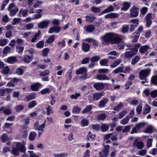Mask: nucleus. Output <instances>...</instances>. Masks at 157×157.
<instances>
[{
  "instance_id": "nucleus-1",
  "label": "nucleus",
  "mask_w": 157,
  "mask_h": 157,
  "mask_svg": "<svg viewBox=\"0 0 157 157\" xmlns=\"http://www.w3.org/2000/svg\"><path fill=\"white\" fill-rule=\"evenodd\" d=\"M25 147L24 145L22 144L20 142H17L16 147H13L12 154L14 155H18L19 154V151L25 153Z\"/></svg>"
},
{
  "instance_id": "nucleus-2",
  "label": "nucleus",
  "mask_w": 157,
  "mask_h": 157,
  "mask_svg": "<svg viewBox=\"0 0 157 157\" xmlns=\"http://www.w3.org/2000/svg\"><path fill=\"white\" fill-rule=\"evenodd\" d=\"M115 35V34L112 33H106L102 36V44L104 45H108L110 44H111L113 36Z\"/></svg>"
},
{
  "instance_id": "nucleus-3",
  "label": "nucleus",
  "mask_w": 157,
  "mask_h": 157,
  "mask_svg": "<svg viewBox=\"0 0 157 157\" xmlns=\"http://www.w3.org/2000/svg\"><path fill=\"white\" fill-rule=\"evenodd\" d=\"M87 68L84 67H81L76 70V74L77 75L82 74L79 77L80 79L85 80L87 78Z\"/></svg>"
},
{
  "instance_id": "nucleus-4",
  "label": "nucleus",
  "mask_w": 157,
  "mask_h": 157,
  "mask_svg": "<svg viewBox=\"0 0 157 157\" xmlns=\"http://www.w3.org/2000/svg\"><path fill=\"white\" fill-rule=\"evenodd\" d=\"M124 53V57L126 59H131L137 53V50L132 48H128Z\"/></svg>"
},
{
  "instance_id": "nucleus-5",
  "label": "nucleus",
  "mask_w": 157,
  "mask_h": 157,
  "mask_svg": "<svg viewBox=\"0 0 157 157\" xmlns=\"http://www.w3.org/2000/svg\"><path fill=\"white\" fill-rule=\"evenodd\" d=\"M139 8L134 6L130 10V17L134 18L137 17L139 15Z\"/></svg>"
},
{
  "instance_id": "nucleus-6",
  "label": "nucleus",
  "mask_w": 157,
  "mask_h": 157,
  "mask_svg": "<svg viewBox=\"0 0 157 157\" xmlns=\"http://www.w3.org/2000/svg\"><path fill=\"white\" fill-rule=\"evenodd\" d=\"M150 70L147 69L141 70L139 73V78L141 80H144L150 73Z\"/></svg>"
},
{
  "instance_id": "nucleus-7",
  "label": "nucleus",
  "mask_w": 157,
  "mask_h": 157,
  "mask_svg": "<svg viewBox=\"0 0 157 157\" xmlns=\"http://www.w3.org/2000/svg\"><path fill=\"white\" fill-rule=\"evenodd\" d=\"M122 40V39L120 37L118 36H113L111 44H119L120 43H121Z\"/></svg>"
},
{
  "instance_id": "nucleus-8",
  "label": "nucleus",
  "mask_w": 157,
  "mask_h": 157,
  "mask_svg": "<svg viewBox=\"0 0 157 157\" xmlns=\"http://www.w3.org/2000/svg\"><path fill=\"white\" fill-rule=\"evenodd\" d=\"M41 86V84L39 82L33 83L30 86V89L32 91H37L39 90V88Z\"/></svg>"
},
{
  "instance_id": "nucleus-9",
  "label": "nucleus",
  "mask_w": 157,
  "mask_h": 157,
  "mask_svg": "<svg viewBox=\"0 0 157 157\" xmlns=\"http://www.w3.org/2000/svg\"><path fill=\"white\" fill-rule=\"evenodd\" d=\"M86 21L88 23H92L94 22L96 17L92 14L86 15L85 17Z\"/></svg>"
},
{
  "instance_id": "nucleus-10",
  "label": "nucleus",
  "mask_w": 157,
  "mask_h": 157,
  "mask_svg": "<svg viewBox=\"0 0 157 157\" xmlns=\"http://www.w3.org/2000/svg\"><path fill=\"white\" fill-rule=\"evenodd\" d=\"M60 31V27L59 26H55L49 28L48 33L51 34L53 33H58Z\"/></svg>"
},
{
  "instance_id": "nucleus-11",
  "label": "nucleus",
  "mask_w": 157,
  "mask_h": 157,
  "mask_svg": "<svg viewBox=\"0 0 157 157\" xmlns=\"http://www.w3.org/2000/svg\"><path fill=\"white\" fill-rule=\"evenodd\" d=\"M131 6V3L130 2H124L122 4V7L121 8V10L126 11L128 10L129 8Z\"/></svg>"
},
{
  "instance_id": "nucleus-12",
  "label": "nucleus",
  "mask_w": 157,
  "mask_h": 157,
  "mask_svg": "<svg viewBox=\"0 0 157 157\" xmlns=\"http://www.w3.org/2000/svg\"><path fill=\"white\" fill-rule=\"evenodd\" d=\"M49 22V21L47 20L43 21L39 23L38 26L40 29H44L48 27Z\"/></svg>"
},
{
  "instance_id": "nucleus-13",
  "label": "nucleus",
  "mask_w": 157,
  "mask_h": 157,
  "mask_svg": "<svg viewBox=\"0 0 157 157\" xmlns=\"http://www.w3.org/2000/svg\"><path fill=\"white\" fill-rule=\"evenodd\" d=\"M108 101L109 100L107 98H103L99 101L98 105V107L99 108H104Z\"/></svg>"
},
{
  "instance_id": "nucleus-14",
  "label": "nucleus",
  "mask_w": 157,
  "mask_h": 157,
  "mask_svg": "<svg viewBox=\"0 0 157 157\" xmlns=\"http://www.w3.org/2000/svg\"><path fill=\"white\" fill-rule=\"evenodd\" d=\"M93 86L94 88L96 90H103L104 88V85L103 83L101 82H97L94 83Z\"/></svg>"
},
{
  "instance_id": "nucleus-15",
  "label": "nucleus",
  "mask_w": 157,
  "mask_h": 157,
  "mask_svg": "<svg viewBox=\"0 0 157 157\" xmlns=\"http://www.w3.org/2000/svg\"><path fill=\"white\" fill-rule=\"evenodd\" d=\"M109 148L110 146L108 144L105 145L103 147L102 152L104 157H106L108 156Z\"/></svg>"
},
{
  "instance_id": "nucleus-16",
  "label": "nucleus",
  "mask_w": 157,
  "mask_h": 157,
  "mask_svg": "<svg viewBox=\"0 0 157 157\" xmlns=\"http://www.w3.org/2000/svg\"><path fill=\"white\" fill-rule=\"evenodd\" d=\"M124 67V64H121V66L114 70L112 73L115 74H117L120 72H123Z\"/></svg>"
},
{
  "instance_id": "nucleus-17",
  "label": "nucleus",
  "mask_w": 157,
  "mask_h": 157,
  "mask_svg": "<svg viewBox=\"0 0 157 157\" xmlns=\"http://www.w3.org/2000/svg\"><path fill=\"white\" fill-rule=\"evenodd\" d=\"M36 94L35 92H32L29 94L27 95L25 97V99L28 101H30L34 99L36 97Z\"/></svg>"
},
{
  "instance_id": "nucleus-18",
  "label": "nucleus",
  "mask_w": 157,
  "mask_h": 157,
  "mask_svg": "<svg viewBox=\"0 0 157 157\" xmlns=\"http://www.w3.org/2000/svg\"><path fill=\"white\" fill-rule=\"evenodd\" d=\"M133 36L132 37L133 39L132 40V42L133 43H136L137 42L138 38L140 36V33L139 32H134L132 34Z\"/></svg>"
},
{
  "instance_id": "nucleus-19",
  "label": "nucleus",
  "mask_w": 157,
  "mask_h": 157,
  "mask_svg": "<svg viewBox=\"0 0 157 157\" xmlns=\"http://www.w3.org/2000/svg\"><path fill=\"white\" fill-rule=\"evenodd\" d=\"M90 45L85 42H83L82 44V49L85 52H88L90 49Z\"/></svg>"
},
{
  "instance_id": "nucleus-20",
  "label": "nucleus",
  "mask_w": 157,
  "mask_h": 157,
  "mask_svg": "<svg viewBox=\"0 0 157 157\" xmlns=\"http://www.w3.org/2000/svg\"><path fill=\"white\" fill-rule=\"evenodd\" d=\"M103 95L102 93H96L94 94L93 97V100L94 101H97L100 99Z\"/></svg>"
},
{
  "instance_id": "nucleus-21",
  "label": "nucleus",
  "mask_w": 157,
  "mask_h": 157,
  "mask_svg": "<svg viewBox=\"0 0 157 157\" xmlns=\"http://www.w3.org/2000/svg\"><path fill=\"white\" fill-rule=\"evenodd\" d=\"M33 57L29 55H25L23 57V60L25 62L29 63L31 62Z\"/></svg>"
},
{
  "instance_id": "nucleus-22",
  "label": "nucleus",
  "mask_w": 157,
  "mask_h": 157,
  "mask_svg": "<svg viewBox=\"0 0 157 157\" xmlns=\"http://www.w3.org/2000/svg\"><path fill=\"white\" fill-rule=\"evenodd\" d=\"M97 79L100 80H105L109 79V78L106 76L104 74H98L97 76Z\"/></svg>"
},
{
  "instance_id": "nucleus-23",
  "label": "nucleus",
  "mask_w": 157,
  "mask_h": 157,
  "mask_svg": "<svg viewBox=\"0 0 157 157\" xmlns=\"http://www.w3.org/2000/svg\"><path fill=\"white\" fill-rule=\"evenodd\" d=\"M96 136L94 134H92L90 132H89L87 135V140L90 141H93L95 140Z\"/></svg>"
},
{
  "instance_id": "nucleus-24",
  "label": "nucleus",
  "mask_w": 157,
  "mask_h": 157,
  "mask_svg": "<svg viewBox=\"0 0 157 157\" xmlns=\"http://www.w3.org/2000/svg\"><path fill=\"white\" fill-rule=\"evenodd\" d=\"M129 31V25H125L122 26L121 30V32L123 34L128 33Z\"/></svg>"
},
{
  "instance_id": "nucleus-25",
  "label": "nucleus",
  "mask_w": 157,
  "mask_h": 157,
  "mask_svg": "<svg viewBox=\"0 0 157 157\" xmlns=\"http://www.w3.org/2000/svg\"><path fill=\"white\" fill-rule=\"evenodd\" d=\"M95 28L94 26L92 25H90L85 27L86 30L88 33H91L95 29Z\"/></svg>"
},
{
  "instance_id": "nucleus-26",
  "label": "nucleus",
  "mask_w": 157,
  "mask_h": 157,
  "mask_svg": "<svg viewBox=\"0 0 157 157\" xmlns=\"http://www.w3.org/2000/svg\"><path fill=\"white\" fill-rule=\"evenodd\" d=\"M17 60V58L15 56L10 57L7 59V62L10 64L14 63L16 62Z\"/></svg>"
},
{
  "instance_id": "nucleus-27",
  "label": "nucleus",
  "mask_w": 157,
  "mask_h": 157,
  "mask_svg": "<svg viewBox=\"0 0 157 157\" xmlns=\"http://www.w3.org/2000/svg\"><path fill=\"white\" fill-rule=\"evenodd\" d=\"M37 133L36 132H31L29 134V139L31 141H33Z\"/></svg>"
},
{
  "instance_id": "nucleus-28",
  "label": "nucleus",
  "mask_w": 157,
  "mask_h": 157,
  "mask_svg": "<svg viewBox=\"0 0 157 157\" xmlns=\"http://www.w3.org/2000/svg\"><path fill=\"white\" fill-rule=\"evenodd\" d=\"M18 9L17 7H15L14 9H12L10 10L9 13V15L12 17L15 15L17 12L18 11Z\"/></svg>"
},
{
  "instance_id": "nucleus-29",
  "label": "nucleus",
  "mask_w": 157,
  "mask_h": 157,
  "mask_svg": "<svg viewBox=\"0 0 157 157\" xmlns=\"http://www.w3.org/2000/svg\"><path fill=\"white\" fill-rule=\"evenodd\" d=\"M121 63V60L120 59H117L114 61L113 63L111 64L110 67L111 68H114L119 64Z\"/></svg>"
},
{
  "instance_id": "nucleus-30",
  "label": "nucleus",
  "mask_w": 157,
  "mask_h": 157,
  "mask_svg": "<svg viewBox=\"0 0 157 157\" xmlns=\"http://www.w3.org/2000/svg\"><path fill=\"white\" fill-rule=\"evenodd\" d=\"M149 47L148 46L146 45L142 46L140 47L139 52L141 54H143L148 49Z\"/></svg>"
},
{
  "instance_id": "nucleus-31",
  "label": "nucleus",
  "mask_w": 157,
  "mask_h": 157,
  "mask_svg": "<svg viewBox=\"0 0 157 157\" xmlns=\"http://www.w3.org/2000/svg\"><path fill=\"white\" fill-rule=\"evenodd\" d=\"M109 126L106 124H102L100 127L101 130L103 132H105L108 130Z\"/></svg>"
},
{
  "instance_id": "nucleus-32",
  "label": "nucleus",
  "mask_w": 157,
  "mask_h": 157,
  "mask_svg": "<svg viewBox=\"0 0 157 157\" xmlns=\"http://www.w3.org/2000/svg\"><path fill=\"white\" fill-rule=\"evenodd\" d=\"M2 68V70L1 72V73L5 75H7L9 73L10 71V69L8 67L6 66L4 67H3Z\"/></svg>"
},
{
  "instance_id": "nucleus-33",
  "label": "nucleus",
  "mask_w": 157,
  "mask_h": 157,
  "mask_svg": "<svg viewBox=\"0 0 157 157\" xmlns=\"http://www.w3.org/2000/svg\"><path fill=\"white\" fill-rule=\"evenodd\" d=\"M140 57L138 56H135L132 59L131 63L132 65H135L137 63L140 59Z\"/></svg>"
},
{
  "instance_id": "nucleus-34",
  "label": "nucleus",
  "mask_w": 157,
  "mask_h": 157,
  "mask_svg": "<svg viewBox=\"0 0 157 157\" xmlns=\"http://www.w3.org/2000/svg\"><path fill=\"white\" fill-rule=\"evenodd\" d=\"M55 39V36L54 35L51 36L46 40V43L51 44L53 43Z\"/></svg>"
},
{
  "instance_id": "nucleus-35",
  "label": "nucleus",
  "mask_w": 157,
  "mask_h": 157,
  "mask_svg": "<svg viewBox=\"0 0 157 157\" xmlns=\"http://www.w3.org/2000/svg\"><path fill=\"white\" fill-rule=\"evenodd\" d=\"M146 108L143 112L144 115H145L150 113L151 112V107L149 105L146 104L145 105Z\"/></svg>"
},
{
  "instance_id": "nucleus-36",
  "label": "nucleus",
  "mask_w": 157,
  "mask_h": 157,
  "mask_svg": "<svg viewBox=\"0 0 157 157\" xmlns=\"http://www.w3.org/2000/svg\"><path fill=\"white\" fill-rule=\"evenodd\" d=\"M151 82L154 85H157V75H154L151 77Z\"/></svg>"
},
{
  "instance_id": "nucleus-37",
  "label": "nucleus",
  "mask_w": 157,
  "mask_h": 157,
  "mask_svg": "<svg viewBox=\"0 0 157 157\" xmlns=\"http://www.w3.org/2000/svg\"><path fill=\"white\" fill-rule=\"evenodd\" d=\"M92 109V107L91 105H87L86 108L83 109L82 111V113L83 114H85L86 113H88L89 111H91Z\"/></svg>"
},
{
  "instance_id": "nucleus-38",
  "label": "nucleus",
  "mask_w": 157,
  "mask_h": 157,
  "mask_svg": "<svg viewBox=\"0 0 157 157\" xmlns=\"http://www.w3.org/2000/svg\"><path fill=\"white\" fill-rule=\"evenodd\" d=\"M81 123L82 126H87L89 124V121L86 119H84L81 121Z\"/></svg>"
},
{
  "instance_id": "nucleus-39",
  "label": "nucleus",
  "mask_w": 157,
  "mask_h": 157,
  "mask_svg": "<svg viewBox=\"0 0 157 157\" xmlns=\"http://www.w3.org/2000/svg\"><path fill=\"white\" fill-rule=\"evenodd\" d=\"M129 120V117L128 116H126L125 117L122 119L120 123L123 125L127 124Z\"/></svg>"
},
{
  "instance_id": "nucleus-40",
  "label": "nucleus",
  "mask_w": 157,
  "mask_h": 157,
  "mask_svg": "<svg viewBox=\"0 0 157 157\" xmlns=\"http://www.w3.org/2000/svg\"><path fill=\"white\" fill-rule=\"evenodd\" d=\"M49 50L48 48H45L42 51V54L44 56H47L49 52Z\"/></svg>"
},
{
  "instance_id": "nucleus-41",
  "label": "nucleus",
  "mask_w": 157,
  "mask_h": 157,
  "mask_svg": "<svg viewBox=\"0 0 157 157\" xmlns=\"http://www.w3.org/2000/svg\"><path fill=\"white\" fill-rule=\"evenodd\" d=\"M81 110V108L78 106L74 107L72 110V113H74L79 114Z\"/></svg>"
},
{
  "instance_id": "nucleus-42",
  "label": "nucleus",
  "mask_w": 157,
  "mask_h": 157,
  "mask_svg": "<svg viewBox=\"0 0 157 157\" xmlns=\"http://www.w3.org/2000/svg\"><path fill=\"white\" fill-rule=\"evenodd\" d=\"M91 11L94 13H98L101 10L100 7H92L90 9Z\"/></svg>"
},
{
  "instance_id": "nucleus-43",
  "label": "nucleus",
  "mask_w": 157,
  "mask_h": 157,
  "mask_svg": "<svg viewBox=\"0 0 157 157\" xmlns=\"http://www.w3.org/2000/svg\"><path fill=\"white\" fill-rule=\"evenodd\" d=\"M37 104L36 101L35 100H33L29 103L28 107L30 109L32 108L36 105Z\"/></svg>"
},
{
  "instance_id": "nucleus-44",
  "label": "nucleus",
  "mask_w": 157,
  "mask_h": 157,
  "mask_svg": "<svg viewBox=\"0 0 157 157\" xmlns=\"http://www.w3.org/2000/svg\"><path fill=\"white\" fill-rule=\"evenodd\" d=\"M24 49V46H21L19 45H18L16 47V51L19 53H20L22 52Z\"/></svg>"
},
{
  "instance_id": "nucleus-45",
  "label": "nucleus",
  "mask_w": 157,
  "mask_h": 157,
  "mask_svg": "<svg viewBox=\"0 0 157 157\" xmlns=\"http://www.w3.org/2000/svg\"><path fill=\"white\" fill-rule=\"evenodd\" d=\"M51 91V90L49 89L48 88H46L41 90L40 93L44 95V94H48Z\"/></svg>"
},
{
  "instance_id": "nucleus-46",
  "label": "nucleus",
  "mask_w": 157,
  "mask_h": 157,
  "mask_svg": "<svg viewBox=\"0 0 157 157\" xmlns=\"http://www.w3.org/2000/svg\"><path fill=\"white\" fill-rule=\"evenodd\" d=\"M47 114L49 116L51 114L53 113V111L52 110V108L50 105H48L47 109Z\"/></svg>"
},
{
  "instance_id": "nucleus-47",
  "label": "nucleus",
  "mask_w": 157,
  "mask_h": 157,
  "mask_svg": "<svg viewBox=\"0 0 157 157\" xmlns=\"http://www.w3.org/2000/svg\"><path fill=\"white\" fill-rule=\"evenodd\" d=\"M137 26H138L136 25H134L132 24H130L129 25V32L130 33H132L134 32L135 31V29Z\"/></svg>"
},
{
  "instance_id": "nucleus-48",
  "label": "nucleus",
  "mask_w": 157,
  "mask_h": 157,
  "mask_svg": "<svg viewBox=\"0 0 157 157\" xmlns=\"http://www.w3.org/2000/svg\"><path fill=\"white\" fill-rule=\"evenodd\" d=\"M100 59V57L99 56H95L92 57L90 59L91 62L95 63V62L98 61Z\"/></svg>"
},
{
  "instance_id": "nucleus-49",
  "label": "nucleus",
  "mask_w": 157,
  "mask_h": 157,
  "mask_svg": "<svg viewBox=\"0 0 157 157\" xmlns=\"http://www.w3.org/2000/svg\"><path fill=\"white\" fill-rule=\"evenodd\" d=\"M68 153H63L59 154H55L53 155L55 157H66L68 155Z\"/></svg>"
},
{
  "instance_id": "nucleus-50",
  "label": "nucleus",
  "mask_w": 157,
  "mask_h": 157,
  "mask_svg": "<svg viewBox=\"0 0 157 157\" xmlns=\"http://www.w3.org/2000/svg\"><path fill=\"white\" fill-rule=\"evenodd\" d=\"M123 105L122 104V103L120 102L118 105H117V106H115L114 107L113 109V110L114 111H119L120 110V109H121L122 107H123Z\"/></svg>"
},
{
  "instance_id": "nucleus-51",
  "label": "nucleus",
  "mask_w": 157,
  "mask_h": 157,
  "mask_svg": "<svg viewBox=\"0 0 157 157\" xmlns=\"http://www.w3.org/2000/svg\"><path fill=\"white\" fill-rule=\"evenodd\" d=\"M130 23H132V24L138 26L139 25V20L138 19H132L130 21Z\"/></svg>"
},
{
  "instance_id": "nucleus-52",
  "label": "nucleus",
  "mask_w": 157,
  "mask_h": 157,
  "mask_svg": "<svg viewBox=\"0 0 157 157\" xmlns=\"http://www.w3.org/2000/svg\"><path fill=\"white\" fill-rule=\"evenodd\" d=\"M65 38L63 39L61 41L58 42L57 43V44L59 47H64L65 46Z\"/></svg>"
},
{
  "instance_id": "nucleus-53",
  "label": "nucleus",
  "mask_w": 157,
  "mask_h": 157,
  "mask_svg": "<svg viewBox=\"0 0 157 157\" xmlns=\"http://www.w3.org/2000/svg\"><path fill=\"white\" fill-rule=\"evenodd\" d=\"M108 63V60L105 59H104L101 60L100 62V65L102 66H107L108 65H107V64Z\"/></svg>"
},
{
  "instance_id": "nucleus-54",
  "label": "nucleus",
  "mask_w": 157,
  "mask_h": 157,
  "mask_svg": "<svg viewBox=\"0 0 157 157\" xmlns=\"http://www.w3.org/2000/svg\"><path fill=\"white\" fill-rule=\"evenodd\" d=\"M153 132V128L152 126L148 127L144 131V132L146 133H151Z\"/></svg>"
},
{
  "instance_id": "nucleus-55",
  "label": "nucleus",
  "mask_w": 157,
  "mask_h": 157,
  "mask_svg": "<svg viewBox=\"0 0 157 157\" xmlns=\"http://www.w3.org/2000/svg\"><path fill=\"white\" fill-rule=\"evenodd\" d=\"M90 58L89 57H86L84 58L82 61V64H86L89 63Z\"/></svg>"
},
{
  "instance_id": "nucleus-56",
  "label": "nucleus",
  "mask_w": 157,
  "mask_h": 157,
  "mask_svg": "<svg viewBox=\"0 0 157 157\" xmlns=\"http://www.w3.org/2000/svg\"><path fill=\"white\" fill-rule=\"evenodd\" d=\"M148 10V8L145 7L142 8L140 10V13L143 15H145Z\"/></svg>"
},
{
  "instance_id": "nucleus-57",
  "label": "nucleus",
  "mask_w": 157,
  "mask_h": 157,
  "mask_svg": "<svg viewBox=\"0 0 157 157\" xmlns=\"http://www.w3.org/2000/svg\"><path fill=\"white\" fill-rule=\"evenodd\" d=\"M106 117L105 114L102 113L99 115L98 116L97 118L99 120H104L106 118Z\"/></svg>"
},
{
  "instance_id": "nucleus-58",
  "label": "nucleus",
  "mask_w": 157,
  "mask_h": 157,
  "mask_svg": "<svg viewBox=\"0 0 157 157\" xmlns=\"http://www.w3.org/2000/svg\"><path fill=\"white\" fill-rule=\"evenodd\" d=\"M24 72L23 69L21 68L20 67L17 68L16 70V73L19 75H23Z\"/></svg>"
},
{
  "instance_id": "nucleus-59",
  "label": "nucleus",
  "mask_w": 157,
  "mask_h": 157,
  "mask_svg": "<svg viewBox=\"0 0 157 157\" xmlns=\"http://www.w3.org/2000/svg\"><path fill=\"white\" fill-rule=\"evenodd\" d=\"M81 96L80 93H75V94H72L70 96V98L71 99H77L78 97Z\"/></svg>"
},
{
  "instance_id": "nucleus-60",
  "label": "nucleus",
  "mask_w": 157,
  "mask_h": 157,
  "mask_svg": "<svg viewBox=\"0 0 157 157\" xmlns=\"http://www.w3.org/2000/svg\"><path fill=\"white\" fill-rule=\"evenodd\" d=\"M144 146V143L142 142H139L136 144V146L139 149H142Z\"/></svg>"
},
{
  "instance_id": "nucleus-61",
  "label": "nucleus",
  "mask_w": 157,
  "mask_h": 157,
  "mask_svg": "<svg viewBox=\"0 0 157 157\" xmlns=\"http://www.w3.org/2000/svg\"><path fill=\"white\" fill-rule=\"evenodd\" d=\"M44 42L43 41H40L36 44V46L38 48H42L44 46Z\"/></svg>"
},
{
  "instance_id": "nucleus-62",
  "label": "nucleus",
  "mask_w": 157,
  "mask_h": 157,
  "mask_svg": "<svg viewBox=\"0 0 157 157\" xmlns=\"http://www.w3.org/2000/svg\"><path fill=\"white\" fill-rule=\"evenodd\" d=\"M49 72L48 70H44L43 72H41L40 73V75L41 76H44L49 75Z\"/></svg>"
},
{
  "instance_id": "nucleus-63",
  "label": "nucleus",
  "mask_w": 157,
  "mask_h": 157,
  "mask_svg": "<svg viewBox=\"0 0 157 157\" xmlns=\"http://www.w3.org/2000/svg\"><path fill=\"white\" fill-rule=\"evenodd\" d=\"M7 136L6 134H3L1 137V139L3 143L6 142L7 140Z\"/></svg>"
},
{
  "instance_id": "nucleus-64",
  "label": "nucleus",
  "mask_w": 157,
  "mask_h": 157,
  "mask_svg": "<svg viewBox=\"0 0 157 157\" xmlns=\"http://www.w3.org/2000/svg\"><path fill=\"white\" fill-rule=\"evenodd\" d=\"M151 96L153 98H155L157 96V90H154L151 91L150 93Z\"/></svg>"
}]
</instances>
